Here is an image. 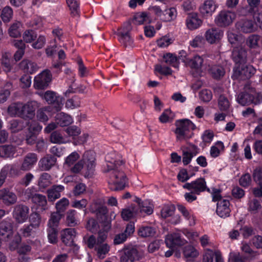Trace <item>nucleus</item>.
<instances>
[{
    "label": "nucleus",
    "mask_w": 262,
    "mask_h": 262,
    "mask_svg": "<svg viewBox=\"0 0 262 262\" xmlns=\"http://www.w3.org/2000/svg\"><path fill=\"white\" fill-rule=\"evenodd\" d=\"M103 171L108 173L110 178L108 185L111 190L120 191L125 188L127 182L126 174L123 171L118 170L113 162H108L106 164V168Z\"/></svg>",
    "instance_id": "1"
},
{
    "label": "nucleus",
    "mask_w": 262,
    "mask_h": 262,
    "mask_svg": "<svg viewBox=\"0 0 262 262\" xmlns=\"http://www.w3.org/2000/svg\"><path fill=\"white\" fill-rule=\"evenodd\" d=\"M243 89L244 91L240 93L236 98L239 104L242 105H256L262 102V94L257 92L250 82H247Z\"/></svg>",
    "instance_id": "2"
},
{
    "label": "nucleus",
    "mask_w": 262,
    "mask_h": 262,
    "mask_svg": "<svg viewBox=\"0 0 262 262\" xmlns=\"http://www.w3.org/2000/svg\"><path fill=\"white\" fill-rule=\"evenodd\" d=\"M177 128L175 133L179 140H184L190 139L193 135V130L195 129V125L188 119H182L176 122Z\"/></svg>",
    "instance_id": "3"
},
{
    "label": "nucleus",
    "mask_w": 262,
    "mask_h": 262,
    "mask_svg": "<svg viewBox=\"0 0 262 262\" xmlns=\"http://www.w3.org/2000/svg\"><path fill=\"white\" fill-rule=\"evenodd\" d=\"M143 256V252L137 246H125L121 251L120 261V262H134L140 260Z\"/></svg>",
    "instance_id": "4"
},
{
    "label": "nucleus",
    "mask_w": 262,
    "mask_h": 262,
    "mask_svg": "<svg viewBox=\"0 0 262 262\" xmlns=\"http://www.w3.org/2000/svg\"><path fill=\"white\" fill-rule=\"evenodd\" d=\"M233 72L232 79L241 80L250 78L255 73L256 69L251 65L239 64L235 66Z\"/></svg>",
    "instance_id": "5"
},
{
    "label": "nucleus",
    "mask_w": 262,
    "mask_h": 262,
    "mask_svg": "<svg viewBox=\"0 0 262 262\" xmlns=\"http://www.w3.org/2000/svg\"><path fill=\"white\" fill-rule=\"evenodd\" d=\"M92 210L93 212H95L100 224H105L106 230L110 229L111 227V221L107 216L108 212L107 207L96 202L92 205Z\"/></svg>",
    "instance_id": "6"
},
{
    "label": "nucleus",
    "mask_w": 262,
    "mask_h": 262,
    "mask_svg": "<svg viewBox=\"0 0 262 262\" xmlns=\"http://www.w3.org/2000/svg\"><path fill=\"white\" fill-rule=\"evenodd\" d=\"M236 18V14L230 11L222 10L215 19V24L219 27H226L230 25Z\"/></svg>",
    "instance_id": "7"
},
{
    "label": "nucleus",
    "mask_w": 262,
    "mask_h": 262,
    "mask_svg": "<svg viewBox=\"0 0 262 262\" xmlns=\"http://www.w3.org/2000/svg\"><path fill=\"white\" fill-rule=\"evenodd\" d=\"M52 74L49 70H45L34 78V87L38 90L47 88L52 80Z\"/></svg>",
    "instance_id": "8"
},
{
    "label": "nucleus",
    "mask_w": 262,
    "mask_h": 262,
    "mask_svg": "<svg viewBox=\"0 0 262 262\" xmlns=\"http://www.w3.org/2000/svg\"><path fill=\"white\" fill-rule=\"evenodd\" d=\"M23 108L21 111L20 118L24 120H31L35 115V110L40 106V103L37 101L33 100L23 103Z\"/></svg>",
    "instance_id": "9"
},
{
    "label": "nucleus",
    "mask_w": 262,
    "mask_h": 262,
    "mask_svg": "<svg viewBox=\"0 0 262 262\" xmlns=\"http://www.w3.org/2000/svg\"><path fill=\"white\" fill-rule=\"evenodd\" d=\"M231 58L235 66L245 64L247 62V50L242 46L234 47L232 51Z\"/></svg>",
    "instance_id": "10"
},
{
    "label": "nucleus",
    "mask_w": 262,
    "mask_h": 262,
    "mask_svg": "<svg viewBox=\"0 0 262 262\" xmlns=\"http://www.w3.org/2000/svg\"><path fill=\"white\" fill-rule=\"evenodd\" d=\"M183 188L189 191H193L197 194H200L201 192L206 190L210 192V189L207 187L206 182L204 178H199L191 183H186L183 186Z\"/></svg>",
    "instance_id": "11"
},
{
    "label": "nucleus",
    "mask_w": 262,
    "mask_h": 262,
    "mask_svg": "<svg viewBox=\"0 0 262 262\" xmlns=\"http://www.w3.org/2000/svg\"><path fill=\"white\" fill-rule=\"evenodd\" d=\"M29 208L24 204H17L14 207L12 212L13 217L18 223H23L28 219Z\"/></svg>",
    "instance_id": "12"
},
{
    "label": "nucleus",
    "mask_w": 262,
    "mask_h": 262,
    "mask_svg": "<svg viewBox=\"0 0 262 262\" xmlns=\"http://www.w3.org/2000/svg\"><path fill=\"white\" fill-rule=\"evenodd\" d=\"M13 223L10 219L7 218L0 222V236L5 241L10 240L13 235Z\"/></svg>",
    "instance_id": "13"
},
{
    "label": "nucleus",
    "mask_w": 262,
    "mask_h": 262,
    "mask_svg": "<svg viewBox=\"0 0 262 262\" xmlns=\"http://www.w3.org/2000/svg\"><path fill=\"white\" fill-rule=\"evenodd\" d=\"M43 98L49 104H55V108L57 111L61 110L63 103L62 98L56 93L52 91H47L43 94Z\"/></svg>",
    "instance_id": "14"
},
{
    "label": "nucleus",
    "mask_w": 262,
    "mask_h": 262,
    "mask_svg": "<svg viewBox=\"0 0 262 262\" xmlns=\"http://www.w3.org/2000/svg\"><path fill=\"white\" fill-rule=\"evenodd\" d=\"M76 232L74 228H66L60 232V237L62 243L67 246L71 247L74 244V238Z\"/></svg>",
    "instance_id": "15"
},
{
    "label": "nucleus",
    "mask_w": 262,
    "mask_h": 262,
    "mask_svg": "<svg viewBox=\"0 0 262 262\" xmlns=\"http://www.w3.org/2000/svg\"><path fill=\"white\" fill-rule=\"evenodd\" d=\"M223 36V32L218 28L208 29L205 34L207 41L210 44L217 43Z\"/></svg>",
    "instance_id": "16"
},
{
    "label": "nucleus",
    "mask_w": 262,
    "mask_h": 262,
    "mask_svg": "<svg viewBox=\"0 0 262 262\" xmlns=\"http://www.w3.org/2000/svg\"><path fill=\"white\" fill-rule=\"evenodd\" d=\"M95 160L94 153L92 151H86L83 155L81 161L89 173H93L94 170Z\"/></svg>",
    "instance_id": "17"
},
{
    "label": "nucleus",
    "mask_w": 262,
    "mask_h": 262,
    "mask_svg": "<svg viewBox=\"0 0 262 262\" xmlns=\"http://www.w3.org/2000/svg\"><path fill=\"white\" fill-rule=\"evenodd\" d=\"M216 6L212 0H206L200 7L199 11L204 17H208L212 16L215 11Z\"/></svg>",
    "instance_id": "18"
},
{
    "label": "nucleus",
    "mask_w": 262,
    "mask_h": 262,
    "mask_svg": "<svg viewBox=\"0 0 262 262\" xmlns=\"http://www.w3.org/2000/svg\"><path fill=\"white\" fill-rule=\"evenodd\" d=\"M186 242V241L181 237L180 234L179 233L168 235L165 238V244L170 248H172L176 246L184 245Z\"/></svg>",
    "instance_id": "19"
},
{
    "label": "nucleus",
    "mask_w": 262,
    "mask_h": 262,
    "mask_svg": "<svg viewBox=\"0 0 262 262\" xmlns=\"http://www.w3.org/2000/svg\"><path fill=\"white\" fill-rule=\"evenodd\" d=\"M38 160L36 154L30 152L27 154L24 157L20 169L23 171H28L31 169L36 164Z\"/></svg>",
    "instance_id": "20"
},
{
    "label": "nucleus",
    "mask_w": 262,
    "mask_h": 262,
    "mask_svg": "<svg viewBox=\"0 0 262 262\" xmlns=\"http://www.w3.org/2000/svg\"><path fill=\"white\" fill-rule=\"evenodd\" d=\"M216 213L221 217L229 216L231 212L230 202L228 200H221L217 203Z\"/></svg>",
    "instance_id": "21"
},
{
    "label": "nucleus",
    "mask_w": 262,
    "mask_h": 262,
    "mask_svg": "<svg viewBox=\"0 0 262 262\" xmlns=\"http://www.w3.org/2000/svg\"><path fill=\"white\" fill-rule=\"evenodd\" d=\"M57 161V159L52 155L48 154L39 162V168L42 171L49 170Z\"/></svg>",
    "instance_id": "22"
},
{
    "label": "nucleus",
    "mask_w": 262,
    "mask_h": 262,
    "mask_svg": "<svg viewBox=\"0 0 262 262\" xmlns=\"http://www.w3.org/2000/svg\"><path fill=\"white\" fill-rule=\"evenodd\" d=\"M236 28L241 32L245 33H251L254 31V25L252 20L242 19L236 24Z\"/></svg>",
    "instance_id": "23"
},
{
    "label": "nucleus",
    "mask_w": 262,
    "mask_h": 262,
    "mask_svg": "<svg viewBox=\"0 0 262 262\" xmlns=\"http://www.w3.org/2000/svg\"><path fill=\"white\" fill-rule=\"evenodd\" d=\"M186 24L187 28L191 30H193L200 27L202 20L199 17L196 13L189 14L186 20Z\"/></svg>",
    "instance_id": "24"
},
{
    "label": "nucleus",
    "mask_w": 262,
    "mask_h": 262,
    "mask_svg": "<svg viewBox=\"0 0 262 262\" xmlns=\"http://www.w3.org/2000/svg\"><path fill=\"white\" fill-rule=\"evenodd\" d=\"M17 201V197L16 194L9 190L4 188L2 202L7 206H10L15 204Z\"/></svg>",
    "instance_id": "25"
},
{
    "label": "nucleus",
    "mask_w": 262,
    "mask_h": 262,
    "mask_svg": "<svg viewBox=\"0 0 262 262\" xmlns=\"http://www.w3.org/2000/svg\"><path fill=\"white\" fill-rule=\"evenodd\" d=\"M55 121L60 126H66L72 124L73 119L71 116L63 112L58 113L55 116Z\"/></svg>",
    "instance_id": "26"
},
{
    "label": "nucleus",
    "mask_w": 262,
    "mask_h": 262,
    "mask_svg": "<svg viewBox=\"0 0 262 262\" xmlns=\"http://www.w3.org/2000/svg\"><path fill=\"white\" fill-rule=\"evenodd\" d=\"M64 188L61 185H54L48 190V195L49 200L51 201H54L60 196V192L64 190Z\"/></svg>",
    "instance_id": "27"
},
{
    "label": "nucleus",
    "mask_w": 262,
    "mask_h": 262,
    "mask_svg": "<svg viewBox=\"0 0 262 262\" xmlns=\"http://www.w3.org/2000/svg\"><path fill=\"white\" fill-rule=\"evenodd\" d=\"M20 67L25 72L30 74L35 72L38 69L36 63L28 59L22 60L20 63Z\"/></svg>",
    "instance_id": "28"
},
{
    "label": "nucleus",
    "mask_w": 262,
    "mask_h": 262,
    "mask_svg": "<svg viewBox=\"0 0 262 262\" xmlns=\"http://www.w3.org/2000/svg\"><path fill=\"white\" fill-rule=\"evenodd\" d=\"M208 72L212 78L216 80L221 79L225 74L223 67L219 65H213L210 67Z\"/></svg>",
    "instance_id": "29"
},
{
    "label": "nucleus",
    "mask_w": 262,
    "mask_h": 262,
    "mask_svg": "<svg viewBox=\"0 0 262 262\" xmlns=\"http://www.w3.org/2000/svg\"><path fill=\"white\" fill-rule=\"evenodd\" d=\"M11 54L9 52L3 53L1 58V64L3 70L6 73L10 72L13 67L11 62Z\"/></svg>",
    "instance_id": "30"
},
{
    "label": "nucleus",
    "mask_w": 262,
    "mask_h": 262,
    "mask_svg": "<svg viewBox=\"0 0 262 262\" xmlns=\"http://www.w3.org/2000/svg\"><path fill=\"white\" fill-rule=\"evenodd\" d=\"M22 107H23L22 102H17L12 103L8 108V112L11 116L20 118Z\"/></svg>",
    "instance_id": "31"
},
{
    "label": "nucleus",
    "mask_w": 262,
    "mask_h": 262,
    "mask_svg": "<svg viewBox=\"0 0 262 262\" xmlns=\"http://www.w3.org/2000/svg\"><path fill=\"white\" fill-rule=\"evenodd\" d=\"M67 3L70 10V14L73 17H79V4L76 0H67Z\"/></svg>",
    "instance_id": "32"
},
{
    "label": "nucleus",
    "mask_w": 262,
    "mask_h": 262,
    "mask_svg": "<svg viewBox=\"0 0 262 262\" xmlns=\"http://www.w3.org/2000/svg\"><path fill=\"white\" fill-rule=\"evenodd\" d=\"M15 153V147L11 145L0 146V157L8 158L13 157Z\"/></svg>",
    "instance_id": "33"
},
{
    "label": "nucleus",
    "mask_w": 262,
    "mask_h": 262,
    "mask_svg": "<svg viewBox=\"0 0 262 262\" xmlns=\"http://www.w3.org/2000/svg\"><path fill=\"white\" fill-rule=\"evenodd\" d=\"M248 5L247 6V12L252 15L262 8L260 0H247Z\"/></svg>",
    "instance_id": "34"
},
{
    "label": "nucleus",
    "mask_w": 262,
    "mask_h": 262,
    "mask_svg": "<svg viewBox=\"0 0 262 262\" xmlns=\"http://www.w3.org/2000/svg\"><path fill=\"white\" fill-rule=\"evenodd\" d=\"M177 15L176 9L173 7L170 8L163 11L161 19L166 22L170 21L176 19Z\"/></svg>",
    "instance_id": "35"
},
{
    "label": "nucleus",
    "mask_w": 262,
    "mask_h": 262,
    "mask_svg": "<svg viewBox=\"0 0 262 262\" xmlns=\"http://www.w3.org/2000/svg\"><path fill=\"white\" fill-rule=\"evenodd\" d=\"M136 201L138 203L140 213L144 212L147 215H150L153 212L151 206L147 201H142L139 198H137Z\"/></svg>",
    "instance_id": "36"
},
{
    "label": "nucleus",
    "mask_w": 262,
    "mask_h": 262,
    "mask_svg": "<svg viewBox=\"0 0 262 262\" xmlns=\"http://www.w3.org/2000/svg\"><path fill=\"white\" fill-rule=\"evenodd\" d=\"M77 212L75 210H70L66 213V223L69 227H75L78 224L76 219Z\"/></svg>",
    "instance_id": "37"
},
{
    "label": "nucleus",
    "mask_w": 262,
    "mask_h": 262,
    "mask_svg": "<svg viewBox=\"0 0 262 262\" xmlns=\"http://www.w3.org/2000/svg\"><path fill=\"white\" fill-rule=\"evenodd\" d=\"M181 59L180 57H176L174 54L168 53L163 55V61L174 68L179 67L178 59Z\"/></svg>",
    "instance_id": "38"
},
{
    "label": "nucleus",
    "mask_w": 262,
    "mask_h": 262,
    "mask_svg": "<svg viewBox=\"0 0 262 262\" xmlns=\"http://www.w3.org/2000/svg\"><path fill=\"white\" fill-rule=\"evenodd\" d=\"M51 184V176L46 172L42 173L38 180V185L40 189H45Z\"/></svg>",
    "instance_id": "39"
},
{
    "label": "nucleus",
    "mask_w": 262,
    "mask_h": 262,
    "mask_svg": "<svg viewBox=\"0 0 262 262\" xmlns=\"http://www.w3.org/2000/svg\"><path fill=\"white\" fill-rule=\"evenodd\" d=\"M61 217L62 214L58 211L51 213L50 218L48 222L47 227L57 228Z\"/></svg>",
    "instance_id": "40"
},
{
    "label": "nucleus",
    "mask_w": 262,
    "mask_h": 262,
    "mask_svg": "<svg viewBox=\"0 0 262 262\" xmlns=\"http://www.w3.org/2000/svg\"><path fill=\"white\" fill-rule=\"evenodd\" d=\"M156 234L155 228L149 226H143L139 228L138 234L142 237L154 236Z\"/></svg>",
    "instance_id": "41"
},
{
    "label": "nucleus",
    "mask_w": 262,
    "mask_h": 262,
    "mask_svg": "<svg viewBox=\"0 0 262 262\" xmlns=\"http://www.w3.org/2000/svg\"><path fill=\"white\" fill-rule=\"evenodd\" d=\"M95 249L97 251L98 256L100 258H104L110 251V247L107 244H97Z\"/></svg>",
    "instance_id": "42"
},
{
    "label": "nucleus",
    "mask_w": 262,
    "mask_h": 262,
    "mask_svg": "<svg viewBox=\"0 0 262 262\" xmlns=\"http://www.w3.org/2000/svg\"><path fill=\"white\" fill-rule=\"evenodd\" d=\"M21 24L19 21H15L11 25L9 29V34L10 36L14 38L18 37L20 36V27Z\"/></svg>",
    "instance_id": "43"
},
{
    "label": "nucleus",
    "mask_w": 262,
    "mask_h": 262,
    "mask_svg": "<svg viewBox=\"0 0 262 262\" xmlns=\"http://www.w3.org/2000/svg\"><path fill=\"white\" fill-rule=\"evenodd\" d=\"M48 238L49 243L51 244H56L58 241L57 234L58 230L56 228L48 227L47 229Z\"/></svg>",
    "instance_id": "44"
},
{
    "label": "nucleus",
    "mask_w": 262,
    "mask_h": 262,
    "mask_svg": "<svg viewBox=\"0 0 262 262\" xmlns=\"http://www.w3.org/2000/svg\"><path fill=\"white\" fill-rule=\"evenodd\" d=\"M183 254L187 259L194 258L199 255V252L193 246L188 245L184 247Z\"/></svg>",
    "instance_id": "45"
},
{
    "label": "nucleus",
    "mask_w": 262,
    "mask_h": 262,
    "mask_svg": "<svg viewBox=\"0 0 262 262\" xmlns=\"http://www.w3.org/2000/svg\"><path fill=\"white\" fill-rule=\"evenodd\" d=\"M241 249L246 255L245 256L248 258L253 257L257 254V252L253 250L249 244L246 242H242Z\"/></svg>",
    "instance_id": "46"
},
{
    "label": "nucleus",
    "mask_w": 262,
    "mask_h": 262,
    "mask_svg": "<svg viewBox=\"0 0 262 262\" xmlns=\"http://www.w3.org/2000/svg\"><path fill=\"white\" fill-rule=\"evenodd\" d=\"M260 38V36L257 34L251 35L247 38L246 43L250 48L255 49L259 47L258 41Z\"/></svg>",
    "instance_id": "47"
},
{
    "label": "nucleus",
    "mask_w": 262,
    "mask_h": 262,
    "mask_svg": "<svg viewBox=\"0 0 262 262\" xmlns=\"http://www.w3.org/2000/svg\"><path fill=\"white\" fill-rule=\"evenodd\" d=\"M118 35L119 36V41L124 47H132L133 41L129 34H126V33H120V34H118Z\"/></svg>",
    "instance_id": "48"
},
{
    "label": "nucleus",
    "mask_w": 262,
    "mask_h": 262,
    "mask_svg": "<svg viewBox=\"0 0 262 262\" xmlns=\"http://www.w3.org/2000/svg\"><path fill=\"white\" fill-rule=\"evenodd\" d=\"M148 18V14L145 12H139L136 13L132 20L133 23L135 25L142 24L144 21L147 20Z\"/></svg>",
    "instance_id": "49"
},
{
    "label": "nucleus",
    "mask_w": 262,
    "mask_h": 262,
    "mask_svg": "<svg viewBox=\"0 0 262 262\" xmlns=\"http://www.w3.org/2000/svg\"><path fill=\"white\" fill-rule=\"evenodd\" d=\"M1 18L4 23L10 21L13 16V10L9 6H6L3 8L1 15Z\"/></svg>",
    "instance_id": "50"
},
{
    "label": "nucleus",
    "mask_w": 262,
    "mask_h": 262,
    "mask_svg": "<svg viewBox=\"0 0 262 262\" xmlns=\"http://www.w3.org/2000/svg\"><path fill=\"white\" fill-rule=\"evenodd\" d=\"M219 108L221 111H227L230 106V103L226 97L221 95L218 99Z\"/></svg>",
    "instance_id": "51"
},
{
    "label": "nucleus",
    "mask_w": 262,
    "mask_h": 262,
    "mask_svg": "<svg viewBox=\"0 0 262 262\" xmlns=\"http://www.w3.org/2000/svg\"><path fill=\"white\" fill-rule=\"evenodd\" d=\"M30 224L34 229L38 228L41 223L40 215L37 212L32 213L30 217Z\"/></svg>",
    "instance_id": "52"
},
{
    "label": "nucleus",
    "mask_w": 262,
    "mask_h": 262,
    "mask_svg": "<svg viewBox=\"0 0 262 262\" xmlns=\"http://www.w3.org/2000/svg\"><path fill=\"white\" fill-rule=\"evenodd\" d=\"M261 207L260 202L257 199H254L249 202L248 210L251 213H256Z\"/></svg>",
    "instance_id": "53"
},
{
    "label": "nucleus",
    "mask_w": 262,
    "mask_h": 262,
    "mask_svg": "<svg viewBox=\"0 0 262 262\" xmlns=\"http://www.w3.org/2000/svg\"><path fill=\"white\" fill-rule=\"evenodd\" d=\"M32 202L33 203L41 206L43 210L46 209L45 207L47 204L46 196L41 194L37 193L36 195L34 197V199Z\"/></svg>",
    "instance_id": "54"
},
{
    "label": "nucleus",
    "mask_w": 262,
    "mask_h": 262,
    "mask_svg": "<svg viewBox=\"0 0 262 262\" xmlns=\"http://www.w3.org/2000/svg\"><path fill=\"white\" fill-rule=\"evenodd\" d=\"M175 209L176 208L174 205L164 206L161 211L162 217L166 219L169 216H172L174 214Z\"/></svg>",
    "instance_id": "55"
},
{
    "label": "nucleus",
    "mask_w": 262,
    "mask_h": 262,
    "mask_svg": "<svg viewBox=\"0 0 262 262\" xmlns=\"http://www.w3.org/2000/svg\"><path fill=\"white\" fill-rule=\"evenodd\" d=\"M37 37V33L33 30H26L23 34L24 40L27 43L32 42Z\"/></svg>",
    "instance_id": "56"
},
{
    "label": "nucleus",
    "mask_w": 262,
    "mask_h": 262,
    "mask_svg": "<svg viewBox=\"0 0 262 262\" xmlns=\"http://www.w3.org/2000/svg\"><path fill=\"white\" fill-rule=\"evenodd\" d=\"M85 227L88 230L92 233L98 232L100 228V226L98 225L97 221L93 218L89 219L87 221Z\"/></svg>",
    "instance_id": "57"
},
{
    "label": "nucleus",
    "mask_w": 262,
    "mask_h": 262,
    "mask_svg": "<svg viewBox=\"0 0 262 262\" xmlns=\"http://www.w3.org/2000/svg\"><path fill=\"white\" fill-rule=\"evenodd\" d=\"M80 98L77 96H74L72 98L67 100L66 103V107L67 108H74L80 106Z\"/></svg>",
    "instance_id": "58"
},
{
    "label": "nucleus",
    "mask_w": 262,
    "mask_h": 262,
    "mask_svg": "<svg viewBox=\"0 0 262 262\" xmlns=\"http://www.w3.org/2000/svg\"><path fill=\"white\" fill-rule=\"evenodd\" d=\"M247 258L246 256L242 255L239 252L231 253L229 262H246Z\"/></svg>",
    "instance_id": "59"
},
{
    "label": "nucleus",
    "mask_w": 262,
    "mask_h": 262,
    "mask_svg": "<svg viewBox=\"0 0 262 262\" xmlns=\"http://www.w3.org/2000/svg\"><path fill=\"white\" fill-rule=\"evenodd\" d=\"M102 229L98 231V236L97 240V244H102L106 239L107 235V232L110 229H106L105 224H100Z\"/></svg>",
    "instance_id": "60"
},
{
    "label": "nucleus",
    "mask_w": 262,
    "mask_h": 262,
    "mask_svg": "<svg viewBox=\"0 0 262 262\" xmlns=\"http://www.w3.org/2000/svg\"><path fill=\"white\" fill-rule=\"evenodd\" d=\"M50 141L52 143L61 144L64 142L62 135L57 131L53 132L50 135Z\"/></svg>",
    "instance_id": "61"
},
{
    "label": "nucleus",
    "mask_w": 262,
    "mask_h": 262,
    "mask_svg": "<svg viewBox=\"0 0 262 262\" xmlns=\"http://www.w3.org/2000/svg\"><path fill=\"white\" fill-rule=\"evenodd\" d=\"M199 97L200 99L203 102H208L212 98V92L209 90H203L200 92Z\"/></svg>",
    "instance_id": "62"
},
{
    "label": "nucleus",
    "mask_w": 262,
    "mask_h": 262,
    "mask_svg": "<svg viewBox=\"0 0 262 262\" xmlns=\"http://www.w3.org/2000/svg\"><path fill=\"white\" fill-rule=\"evenodd\" d=\"M79 157V155L77 152H73L66 158L64 164L70 167L73 165Z\"/></svg>",
    "instance_id": "63"
},
{
    "label": "nucleus",
    "mask_w": 262,
    "mask_h": 262,
    "mask_svg": "<svg viewBox=\"0 0 262 262\" xmlns=\"http://www.w3.org/2000/svg\"><path fill=\"white\" fill-rule=\"evenodd\" d=\"M251 245L257 249H262V236L256 235L250 240Z\"/></svg>",
    "instance_id": "64"
}]
</instances>
